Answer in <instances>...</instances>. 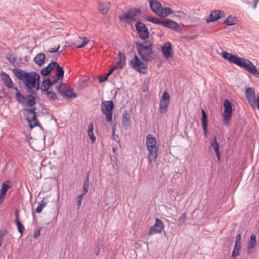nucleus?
I'll return each instance as SVG.
<instances>
[{"label": "nucleus", "mask_w": 259, "mask_h": 259, "mask_svg": "<svg viewBox=\"0 0 259 259\" xmlns=\"http://www.w3.org/2000/svg\"><path fill=\"white\" fill-rule=\"evenodd\" d=\"M69 87L66 84L62 83L60 85L57 87V91L62 95L65 93L66 90Z\"/></svg>", "instance_id": "obj_34"}, {"label": "nucleus", "mask_w": 259, "mask_h": 259, "mask_svg": "<svg viewBox=\"0 0 259 259\" xmlns=\"http://www.w3.org/2000/svg\"><path fill=\"white\" fill-rule=\"evenodd\" d=\"M210 144L212 148L213 149L218 160H220L221 157V152L220 151V144L217 141V137L215 136L212 139H211Z\"/></svg>", "instance_id": "obj_18"}, {"label": "nucleus", "mask_w": 259, "mask_h": 259, "mask_svg": "<svg viewBox=\"0 0 259 259\" xmlns=\"http://www.w3.org/2000/svg\"><path fill=\"white\" fill-rule=\"evenodd\" d=\"M46 55L43 53L37 54L34 58V62L38 66H41L45 62Z\"/></svg>", "instance_id": "obj_23"}, {"label": "nucleus", "mask_w": 259, "mask_h": 259, "mask_svg": "<svg viewBox=\"0 0 259 259\" xmlns=\"http://www.w3.org/2000/svg\"><path fill=\"white\" fill-rule=\"evenodd\" d=\"M108 77L105 75L104 76H100L99 77V82L101 83L105 81L107 79Z\"/></svg>", "instance_id": "obj_46"}, {"label": "nucleus", "mask_w": 259, "mask_h": 259, "mask_svg": "<svg viewBox=\"0 0 259 259\" xmlns=\"http://www.w3.org/2000/svg\"><path fill=\"white\" fill-rule=\"evenodd\" d=\"M237 19L235 17L229 16L224 21L228 25H232L236 24Z\"/></svg>", "instance_id": "obj_33"}, {"label": "nucleus", "mask_w": 259, "mask_h": 259, "mask_svg": "<svg viewBox=\"0 0 259 259\" xmlns=\"http://www.w3.org/2000/svg\"><path fill=\"white\" fill-rule=\"evenodd\" d=\"M164 224L163 222L157 218L155 219L154 225L151 227L149 234L150 235H153L154 234L160 233L162 232Z\"/></svg>", "instance_id": "obj_11"}, {"label": "nucleus", "mask_w": 259, "mask_h": 259, "mask_svg": "<svg viewBox=\"0 0 259 259\" xmlns=\"http://www.w3.org/2000/svg\"><path fill=\"white\" fill-rule=\"evenodd\" d=\"M62 96L64 97H68L70 98H75L77 97V94L74 93L73 89L70 87H68Z\"/></svg>", "instance_id": "obj_30"}, {"label": "nucleus", "mask_w": 259, "mask_h": 259, "mask_svg": "<svg viewBox=\"0 0 259 259\" xmlns=\"http://www.w3.org/2000/svg\"><path fill=\"white\" fill-rule=\"evenodd\" d=\"M241 242L235 241V244L234 247L241 248Z\"/></svg>", "instance_id": "obj_50"}, {"label": "nucleus", "mask_w": 259, "mask_h": 259, "mask_svg": "<svg viewBox=\"0 0 259 259\" xmlns=\"http://www.w3.org/2000/svg\"><path fill=\"white\" fill-rule=\"evenodd\" d=\"M186 213H183L182 215L181 216V217L179 219V223L178 225L180 226H181L183 225L185 222L186 219Z\"/></svg>", "instance_id": "obj_40"}, {"label": "nucleus", "mask_w": 259, "mask_h": 259, "mask_svg": "<svg viewBox=\"0 0 259 259\" xmlns=\"http://www.w3.org/2000/svg\"><path fill=\"white\" fill-rule=\"evenodd\" d=\"M14 89L17 91V92L15 94V97L16 100L20 103L22 104L23 105H26V97L24 95H22L18 90L17 88H15Z\"/></svg>", "instance_id": "obj_24"}, {"label": "nucleus", "mask_w": 259, "mask_h": 259, "mask_svg": "<svg viewBox=\"0 0 259 259\" xmlns=\"http://www.w3.org/2000/svg\"><path fill=\"white\" fill-rule=\"evenodd\" d=\"M93 130V123L90 122L88 126V135L91 139V142L93 143L96 141V137L94 135Z\"/></svg>", "instance_id": "obj_29"}, {"label": "nucleus", "mask_w": 259, "mask_h": 259, "mask_svg": "<svg viewBox=\"0 0 259 259\" xmlns=\"http://www.w3.org/2000/svg\"><path fill=\"white\" fill-rule=\"evenodd\" d=\"M36 104L35 97L32 94H28L26 96V105L27 107L33 106Z\"/></svg>", "instance_id": "obj_28"}, {"label": "nucleus", "mask_w": 259, "mask_h": 259, "mask_svg": "<svg viewBox=\"0 0 259 259\" xmlns=\"http://www.w3.org/2000/svg\"><path fill=\"white\" fill-rule=\"evenodd\" d=\"M245 96L250 105L253 107L256 105L255 94L253 89L247 88L245 90Z\"/></svg>", "instance_id": "obj_12"}, {"label": "nucleus", "mask_w": 259, "mask_h": 259, "mask_svg": "<svg viewBox=\"0 0 259 259\" xmlns=\"http://www.w3.org/2000/svg\"><path fill=\"white\" fill-rule=\"evenodd\" d=\"M162 26L175 30H178L180 28V25L178 23L169 19H165L163 20Z\"/></svg>", "instance_id": "obj_20"}, {"label": "nucleus", "mask_w": 259, "mask_h": 259, "mask_svg": "<svg viewBox=\"0 0 259 259\" xmlns=\"http://www.w3.org/2000/svg\"><path fill=\"white\" fill-rule=\"evenodd\" d=\"M87 43H88V41H86L85 40H84L83 42L81 44L78 45L77 47V48H83L87 44Z\"/></svg>", "instance_id": "obj_48"}, {"label": "nucleus", "mask_w": 259, "mask_h": 259, "mask_svg": "<svg viewBox=\"0 0 259 259\" xmlns=\"http://www.w3.org/2000/svg\"><path fill=\"white\" fill-rule=\"evenodd\" d=\"M40 229H39L37 231L34 232V233L33 234L34 237L36 238L40 235Z\"/></svg>", "instance_id": "obj_49"}, {"label": "nucleus", "mask_w": 259, "mask_h": 259, "mask_svg": "<svg viewBox=\"0 0 259 259\" xmlns=\"http://www.w3.org/2000/svg\"><path fill=\"white\" fill-rule=\"evenodd\" d=\"M13 73L16 77L21 80L24 84L28 92H31L30 90L36 88V90L39 89V80L40 78L39 75L34 71L27 72L19 68H14Z\"/></svg>", "instance_id": "obj_1"}, {"label": "nucleus", "mask_w": 259, "mask_h": 259, "mask_svg": "<svg viewBox=\"0 0 259 259\" xmlns=\"http://www.w3.org/2000/svg\"><path fill=\"white\" fill-rule=\"evenodd\" d=\"M130 118L131 117L129 113L125 112L123 114L122 119V125L123 127L125 129H127L128 126L130 125Z\"/></svg>", "instance_id": "obj_26"}, {"label": "nucleus", "mask_w": 259, "mask_h": 259, "mask_svg": "<svg viewBox=\"0 0 259 259\" xmlns=\"http://www.w3.org/2000/svg\"><path fill=\"white\" fill-rule=\"evenodd\" d=\"M118 60L116 62V65L113 66L114 68L122 69L125 65V57L123 53L119 52L118 54Z\"/></svg>", "instance_id": "obj_21"}, {"label": "nucleus", "mask_w": 259, "mask_h": 259, "mask_svg": "<svg viewBox=\"0 0 259 259\" xmlns=\"http://www.w3.org/2000/svg\"><path fill=\"white\" fill-rule=\"evenodd\" d=\"M99 252H100V248H98V247H97L95 249V253L96 255H98L99 254Z\"/></svg>", "instance_id": "obj_58"}, {"label": "nucleus", "mask_w": 259, "mask_h": 259, "mask_svg": "<svg viewBox=\"0 0 259 259\" xmlns=\"http://www.w3.org/2000/svg\"><path fill=\"white\" fill-rule=\"evenodd\" d=\"M114 67L106 74V76L108 77L109 75L112 73L113 71L115 69Z\"/></svg>", "instance_id": "obj_52"}, {"label": "nucleus", "mask_w": 259, "mask_h": 259, "mask_svg": "<svg viewBox=\"0 0 259 259\" xmlns=\"http://www.w3.org/2000/svg\"><path fill=\"white\" fill-rule=\"evenodd\" d=\"M130 65L135 70L140 73H145L146 71L147 65L141 61L136 55L134 56V60L130 61Z\"/></svg>", "instance_id": "obj_9"}, {"label": "nucleus", "mask_w": 259, "mask_h": 259, "mask_svg": "<svg viewBox=\"0 0 259 259\" xmlns=\"http://www.w3.org/2000/svg\"><path fill=\"white\" fill-rule=\"evenodd\" d=\"M88 189L83 188L82 192L80 195H81L82 196H83L86 194V193L88 192Z\"/></svg>", "instance_id": "obj_53"}, {"label": "nucleus", "mask_w": 259, "mask_h": 259, "mask_svg": "<svg viewBox=\"0 0 259 259\" xmlns=\"http://www.w3.org/2000/svg\"><path fill=\"white\" fill-rule=\"evenodd\" d=\"M135 27L139 35V37L143 40H146L149 37V32L147 27L143 23L137 22Z\"/></svg>", "instance_id": "obj_10"}, {"label": "nucleus", "mask_w": 259, "mask_h": 259, "mask_svg": "<svg viewBox=\"0 0 259 259\" xmlns=\"http://www.w3.org/2000/svg\"><path fill=\"white\" fill-rule=\"evenodd\" d=\"M57 64V62H51L49 65L42 68L40 71V73L43 76L48 75L50 72L55 67V65Z\"/></svg>", "instance_id": "obj_22"}, {"label": "nucleus", "mask_w": 259, "mask_h": 259, "mask_svg": "<svg viewBox=\"0 0 259 259\" xmlns=\"http://www.w3.org/2000/svg\"><path fill=\"white\" fill-rule=\"evenodd\" d=\"M60 47V45H59L57 48H51L49 52L54 53V52H57L58 51V50L59 49Z\"/></svg>", "instance_id": "obj_47"}, {"label": "nucleus", "mask_w": 259, "mask_h": 259, "mask_svg": "<svg viewBox=\"0 0 259 259\" xmlns=\"http://www.w3.org/2000/svg\"><path fill=\"white\" fill-rule=\"evenodd\" d=\"M259 2V0H254V4H253V9H256V7H257V3H258Z\"/></svg>", "instance_id": "obj_55"}, {"label": "nucleus", "mask_w": 259, "mask_h": 259, "mask_svg": "<svg viewBox=\"0 0 259 259\" xmlns=\"http://www.w3.org/2000/svg\"><path fill=\"white\" fill-rule=\"evenodd\" d=\"M46 92H47L48 97L49 99H53V100L57 99V96L55 92H52V91H48Z\"/></svg>", "instance_id": "obj_41"}, {"label": "nucleus", "mask_w": 259, "mask_h": 259, "mask_svg": "<svg viewBox=\"0 0 259 259\" xmlns=\"http://www.w3.org/2000/svg\"><path fill=\"white\" fill-rule=\"evenodd\" d=\"M161 50L165 58H169L172 57L171 44L169 42L165 43L161 48Z\"/></svg>", "instance_id": "obj_16"}, {"label": "nucleus", "mask_w": 259, "mask_h": 259, "mask_svg": "<svg viewBox=\"0 0 259 259\" xmlns=\"http://www.w3.org/2000/svg\"><path fill=\"white\" fill-rule=\"evenodd\" d=\"M256 243V236L254 234L250 235V239L247 245V253L250 254L251 253L250 250L254 248Z\"/></svg>", "instance_id": "obj_27"}, {"label": "nucleus", "mask_w": 259, "mask_h": 259, "mask_svg": "<svg viewBox=\"0 0 259 259\" xmlns=\"http://www.w3.org/2000/svg\"><path fill=\"white\" fill-rule=\"evenodd\" d=\"M15 223L19 232L22 234L25 230L24 226L21 223L19 220H15Z\"/></svg>", "instance_id": "obj_38"}, {"label": "nucleus", "mask_w": 259, "mask_h": 259, "mask_svg": "<svg viewBox=\"0 0 259 259\" xmlns=\"http://www.w3.org/2000/svg\"><path fill=\"white\" fill-rule=\"evenodd\" d=\"M146 20L153 23L160 24L161 25H162V23L163 22V20H160L159 19L157 18H154L152 17L146 18Z\"/></svg>", "instance_id": "obj_37"}, {"label": "nucleus", "mask_w": 259, "mask_h": 259, "mask_svg": "<svg viewBox=\"0 0 259 259\" xmlns=\"http://www.w3.org/2000/svg\"><path fill=\"white\" fill-rule=\"evenodd\" d=\"M241 248L234 247L233 251L232 253L231 257L235 259V257L239 255V252Z\"/></svg>", "instance_id": "obj_42"}, {"label": "nucleus", "mask_w": 259, "mask_h": 259, "mask_svg": "<svg viewBox=\"0 0 259 259\" xmlns=\"http://www.w3.org/2000/svg\"><path fill=\"white\" fill-rule=\"evenodd\" d=\"M82 197L81 195H79L77 196V206L78 208H79L81 205V202L82 201Z\"/></svg>", "instance_id": "obj_44"}, {"label": "nucleus", "mask_w": 259, "mask_h": 259, "mask_svg": "<svg viewBox=\"0 0 259 259\" xmlns=\"http://www.w3.org/2000/svg\"><path fill=\"white\" fill-rule=\"evenodd\" d=\"M235 241L241 242V236L240 234H238L236 237Z\"/></svg>", "instance_id": "obj_51"}, {"label": "nucleus", "mask_w": 259, "mask_h": 259, "mask_svg": "<svg viewBox=\"0 0 259 259\" xmlns=\"http://www.w3.org/2000/svg\"><path fill=\"white\" fill-rule=\"evenodd\" d=\"M36 107L31 109L24 108L23 109V114L29 122L31 128L39 125V123L36 118Z\"/></svg>", "instance_id": "obj_5"}, {"label": "nucleus", "mask_w": 259, "mask_h": 259, "mask_svg": "<svg viewBox=\"0 0 259 259\" xmlns=\"http://www.w3.org/2000/svg\"><path fill=\"white\" fill-rule=\"evenodd\" d=\"M115 148H113V151H115Z\"/></svg>", "instance_id": "obj_61"}, {"label": "nucleus", "mask_w": 259, "mask_h": 259, "mask_svg": "<svg viewBox=\"0 0 259 259\" xmlns=\"http://www.w3.org/2000/svg\"><path fill=\"white\" fill-rule=\"evenodd\" d=\"M172 9L169 8L165 7L163 8L162 7L159 16L161 17H165L167 16L168 15L172 14Z\"/></svg>", "instance_id": "obj_31"}, {"label": "nucleus", "mask_w": 259, "mask_h": 259, "mask_svg": "<svg viewBox=\"0 0 259 259\" xmlns=\"http://www.w3.org/2000/svg\"><path fill=\"white\" fill-rule=\"evenodd\" d=\"M169 103V101H168L160 100L159 105L161 109V112L163 113L165 111L166 108L168 106Z\"/></svg>", "instance_id": "obj_35"}, {"label": "nucleus", "mask_w": 259, "mask_h": 259, "mask_svg": "<svg viewBox=\"0 0 259 259\" xmlns=\"http://www.w3.org/2000/svg\"><path fill=\"white\" fill-rule=\"evenodd\" d=\"M90 172H88L85 176V179L84 182H89Z\"/></svg>", "instance_id": "obj_57"}, {"label": "nucleus", "mask_w": 259, "mask_h": 259, "mask_svg": "<svg viewBox=\"0 0 259 259\" xmlns=\"http://www.w3.org/2000/svg\"><path fill=\"white\" fill-rule=\"evenodd\" d=\"M256 102L257 104V108L259 109V96L257 97Z\"/></svg>", "instance_id": "obj_60"}, {"label": "nucleus", "mask_w": 259, "mask_h": 259, "mask_svg": "<svg viewBox=\"0 0 259 259\" xmlns=\"http://www.w3.org/2000/svg\"><path fill=\"white\" fill-rule=\"evenodd\" d=\"M221 56L224 59L229 62L234 63L240 67L244 68L247 71L255 77H258L259 76V72L250 60L238 57L225 51L222 52Z\"/></svg>", "instance_id": "obj_2"}, {"label": "nucleus", "mask_w": 259, "mask_h": 259, "mask_svg": "<svg viewBox=\"0 0 259 259\" xmlns=\"http://www.w3.org/2000/svg\"><path fill=\"white\" fill-rule=\"evenodd\" d=\"M204 136L205 138L207 137V124L202 125Z\"/></svg>", "instance_id": "obj_45"}, {"label": "nucleus", "mask_w": 259, "mask_h": 259, "mask_svg": "<svg viewBox=\"0 0 259 259\" xmlns=\"http://www.w3.org/2000/svg\"><path fill=\"white\" fill-rule=\"evenodd\" d=\"M136 47L139 55L143 60L150 61L153 59L152 47L150 41L136 42Z\"/></svg>", "instance_id": "obj_3"}, {"label": "nucleus", "mask_w": 259, "mask_h": 259, "mask_svg": "<svg viewBox=\"0 0 259 259\" xmlns=\"http://www.w3.org/2000/svg\"><path fill=\"white\" fill-rule=\"evenodd\" d=\"M140 10L138 9L130 10L127 13L123 14L119 17V19L126 23H131L137 19V16L140 14Z\"/></svg>", "instance_id": "obj_7"}, {"label": "nucleus", "mask_w": 259, "mask_h": 259, "mask_svg": "<svg viewBox=\"0 0 259 259\" xmlns=\"http://www.w3.org/2000/svg\"><path fill=\"white\" fill-rule=\"evenodd\" d=\"M15 220H19V215L18 212L17 210L15 211Z\"/></svg>", "instance_id": "obj_56"}, {"label": "nucleus", "mask_w": 259, "mask_h": 259, "mask_svg": "<svg viewBox=\"0 0 259 259\" xmlns=\"http://www.w3.org/2000/svg\"><path fill=\"white\" fill-rule=\"evenodd\" d=\"M161 100L169 101V96L166 92H164L162 93Z\"/></svg>", "instance_id": "obj_43"}, {"label": "nucleus", "mask_w": 259, "mask_h": 259, "mask_svg": "<svg viewBox=\"0 0 259 259\" xmlns=\"http://www.w3.org/2000/svg\"><path fill=\"white\" fill-rule=\"evenodd\" d=\"M146 145L149 151L148 160L150 164L154 162L157 156V148L155 138L151 134L146 137Z\"/></svg>", "instance_id": "obj_4"}, {"label": "nucleus", "mask_w": 259, "mask_h": 259, "mask_svg": "<svg viewBox=\"0 0 259 259\" xmlns=\"http://www.w3.org/2000/svg\"><path fill=\"white\" fill-rule=\"evenodd\" d=\"M47 205V202H45L44 200H42L38 204V206L37 207L35 211L37 213H40L41 212L42 209L46 207Z\"/></svg>", "instance_id": "obj_36"}, {"label": "nucleus", "mask_w": 259, "mask_h": 259, "mask_svg": "<svg viewBox=\"0 0 259 259\" xmlns=\"http://www.w3.org/2000/svg\"><path fill=\"white\" fill-rule=\"evenodd\" d=\"M56 83V81H53L51 79H46L44 80L41 87V90L43 91L47 92L51 86L55 85Z\"/></svg>", "instance_id": "obj_25"}, {"label": "nucleus", "mask_w": 259, "mask_h": 259, "mask_svg": "<svg viewBox=\"0 0 259 259\" xmlns=\"http://www.w3.org/2000/svg\"><path fill=\"white\" fill-rule=\"evenodd\" d=\"M149 4L151 10L159 16L161 9L162 8L161 4L156 0H150L149 1Z\"/></svg>", "instance_id": "obj_17"}, {"label": "nucleus", "mask_w": 259, "mask_h": 259, "mask_svg": "<svg viewBox=\"0 0 259 259\" xmlns=\"http://www.w3.org/2000/svg\"><path fill=\"white\" fill-rule=\"evenodd\" d=\"M202 125L207 124V115L203 109H202Z\"/></svg>", "instance_id": "obj_39"}, {"label": "nucleus", "mask_w": 259, "mask_h": 259, "mask_svg": "<svg viewBox=\"0 0 259 259\" xmlns=\"http://www.w3.org/2000/svg\"><path fill=\"white\" fill-rule=\"evenodd\" d=\"M15 60H16V58L14 56H11L9 59V61L11 62H14L15 61Z\"/></svg>", "instance_id": "obj_59"}, {"label": "nucleus", "mask_w": 259, "mask_h": 259, "mask_svg": "<svg viewBox=\"0 0 259 259\" xmlns=\"http://www.w3.org/2000/svg\"><path fill=\"white\" fill-rule=\"evenodd\" d=\"M0 77L4 84L9 89H14V83L9 75L6 72H2L0 74Z\"/></svg>", "instance_id": "obj_15"}, {"label": "nucleus", "mask_w": 259, "mask_h": 259, "mask_svg": "<svg viewBox=\"0 0 259 259\" xmlns=\"http://www.w3.org/2000/svg\"><path fill=\"white\" fill-rule=\"evenodd\" d=\"M89 186V183L88 182H84L83 184V188L88 189Z\"/></svg>", "instance_id": "obj_54"}, {"label": "nucleus", "mask_w": 259, "mask_h": 259, "mask_svg": "<svg viewBox=\"0 0 259 259\" xmlns=\"http://www.w3.org/2000/svg\"><path fill=\"white\" fill-rule=\"evenodd\" d=\"M110 6L109 4H100L99 5V11L103 15H105L107 13L109 9Z\"/></svg>", "instance_id": "obj_32"}, {"label": "nucleus", "mask_w": 259, "mask_h": 259, "mask_svg": "<svg viewBox=\"0 0 259 259\" xmlns=\"http://www.w3.org/2000/svg\"><path fill=\"white\" fill-rule=\"evenodd\" d=\"M224 16V13L220 10L213 11L206 19L207 22H213Z\"/></svg>", "instance_id": "obj_13"}, {"label": "nucleus", "mask_w": 259, "mask_h": 259, "mask_svg": "<svg viewBox=\"0 0 259 259\" xmlns=\"http://www.w3.org/2000/svg\"><path fill=\"white\" fill-rule=\"evenodd\" d=\"M224 107L223 118L224 120V124L227 126L230 122L232 114L233 109L231 102L228 99L225 100Z\"/></svg>", "instance_id": "obj_8"}, {"label": "nucleus", "mask_w": 259, "mask_h": 259, "mask_svg": "<svg viewBox=\"0 0 259 259\" xmlns=\"http://www.w3.org/2000/svg\"><path fill=\"white\" fill-rule=\"evenodd\" d=\"M10 187L11 184L9 181H6L2 183L0 190V204L4 201L6 193Z\"/></svg>", "instance_id": "obj_14"}, {"label": "nucleus", "mask_w": 259, "mask_h": 259, "mask_svg": "<svg viewBox=\"0 0 259 259\" xmlns=\"http://www.w3.org/2000/svg\"><path fill=\"white\" fill-rule=\"evenodd\" d=\"M55 68H56V78H55V77H54V79L53 80L56 81L57 83L58 81H60L62 80L64 76V71L63 67H61L57 63V64L55 65Z\"/></svg>", "instance_id": "obj_19"}, {"label": "nucleus", "mask_w": 259, "mask_h": 259, "mask_svg": "<svg viewBox=\"0 0 259 259\" xmlns=\"http://www.w3.org/2000/svg\"><path fill=\"white\" fill-rule=\"evenodd\" d=\"M114 103L111 100L103 101L101 104L102 112L105 115L106 121L110 122L112 120Z\"/></svg>", "instance_id": "obj_6"}]
</instances>
